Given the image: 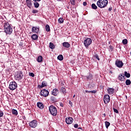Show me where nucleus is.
I'll return each mask as SVG.
<instances>
[{"label": "nucleus", "mask_w": 131, "mask_h": 131, "mask_svg": "<svg viewBox=\"0 0 131 131\" xmlns=\"http://www.w3.org/2000/svg\"><path fill=\"white\" fill-rule=\"evenodd\" d=\"M12 114H14V115H18V112L17 111V110L15 109H13L12 110Z\"/></svg>", "instance_id": "27"}, {"label": "nucleus", "mask_w": 131, "mask_h": 131, "mask_svg": "<svg viewBox=\"0 0 131 131\" xmlns=\"http://www.w3.org/2000/svg\"><path fill=\"white\" fill-rule=\"evenodd\" d=\"M119 80H121V81H123L124 80V74H120L119 75Z\"/></svg>", "instance_id": "19"}, {"label": "nucleus", "mask_w": 131, "mask_h": 131, "mask_svg": "<svg viewBox=\"0 0 131 131\" xmlns=\"http://www.w3.org/2000/svg\"><path fill=\"white\" fill-rule=\"evenodd\" d=\"M83 43L86 49H88L89 48V46H90L92 43V39H91V38H87L84 40Z\"/></svg>", "instance_id": "5"}, {"label": "nucleus", "mask_w": 131, "mask_h": 131, "mask_svg": "<svg viewBox=\"0 0 131 131\" xmlns=\"http://www.w3.org/2000/svg\"><path fill=\"white\" fill-rule=\"evenodd\" d=\"M105 127L106 128H108V127H109V126H110V122H109L108 121H105Z\"/></svg>", "instance_id": "30"}, {"label": "nucleus", "mask_w": 131, "mask_h": 131, "mask_svg": "<svg viewBox=\"0 0 131 131\" xmlns=\"http://www.w3.org/2000/svg\"><path fill=\"white\" fill-rule=\"evenodd\" d=\"M108 11H112V8H110L108 9Z\"/></svg>", "instance_id": "49"}, {"label": "nucleus", "mask_w": 131, "mask_h": 131, "mask_svg": "<svg viewBox=\"0 0 131 131\" xmlns=\"http://www.w3.org/2000/svg\"><path fill=\"white\" fill-rule=\"evenodd\" d=\"M91 93H92V94H96V93H97V91L93 90L91 91Z\"/></svg>", "instance_id": "42"}, {"label": "nucleus", "mask_w": 131, "mask_h": 131, "mask_svg": "<svg viewBox=\"0 0 131 131\" xmlns=\"http://www.w3.org/2000/svg\"><path fill=\"white\" fill-rule=\"evenodd\" d=\"M92 8L93 10H97L98 9V7L96 6V4H92Z\"/></svg>", "instance_id": "29"}, {"label": "nucleus", "mask_w": 131, "mask_h": 131, "mask_svg": "<svg viewBox=\"0 0 131 131\" xmlns=\"http://www.w3.org/2000/svg\"><path fill=\"white\" fill-rule=\"evenodd\" d=\"M64 22V18H63L62 17H60L58 19V23L60 24H62V23H63Z\"/></svg>", "instance_id": "24"}, {"label": "nucleus", "mask_w": 131, "mask_h": 131, "mask_svg": "<svg viewBox=\"0 0 131 131\" xmlns=\"http://www.w3.org/2000/svg\"><path fill=\"white\" fill-rule=\"evenodd\" d=\"M61 92L63 94H66V89H65V88L62 87L61 89Z\"/></svg>", "instance_id": "31"}, {"label": "nucleus", "mask_w": 131, "mask_h": 131, "mask_svg": "<svg viewBox=\"0 0 131 131\" xmlns=\"http://www.w3.org/2000/svg\"><path fill=\"white\" fill-rule=\"evenodd\" d=\"M34 6L35 8H38V7H39V4H38V3L36 2H35V3H34Z\"/></svg>", "instance_id": "32"}, {"label": "nucleus", "mask_w": 131, "mask_h": 131, "mask_svg": "<svg viewBox=\"0 0 131 131\" xmlns=\"http://www.w3.org/2000/svg\"><path fill=\"white\" fill-rule=\"evenodd\" d=\"M37 61L38 63H41L42 62V56L41 55H39L37 58Z\"/></svg>", "instance_id": "20"}, {"label": "nucleus", "mask_w": 131, "mask_h": 131, "mask_svg": "<svg viewBox=\"0 0 131 131\" xmlns=\"http://www.w3.org/2000/svg\"><path fill=\"white\" fill-rule=\"evenodd\" d=\"M131 83V82H130V80L129 79H127L126 80V85H129Z\"/></svg>", "instance_id": "33"}, {"label": "nucleus", "mask_w": 131, "mask_h": 131, "mask_svg": "<svg viewBox=\"0 0 131 131\" xmlns=\"http://www.w3.org/2000/svg\"><path fill=\"white\" fill-rule=\"evenodd\" d=\"M83 6H84V7H85V6H86V5H87V3H86V2H83Z\"/></svg>", "instance_id": "44"}, {"label": "nucleus", "mask_w": 131, "mask_h": 131, "mask_svg": "<svg viewBox=\"0 0 131 131\" xmlns=\"http://www.w3.org/2000/svg\"><path fill=\"white\" fill-rule=\"evenodd\" d=\"M70 2L71 5H72L73 6H74V5H75V0H71Z\"/></svg>", "instance_id": "36"}, {"label": "nucleus", "mask_w": 131, "mask_h": 131, "mask_svg": "<svg viewBox=\"0 0 131 131\" xmlns=\"http://www.w3.org/2000/svg\"><path fill=\"white\" fill-rule=\"evenodd\" d=\"M124 75L126 77H127V78L130 77V74L128 73L127 72H124Z\"/></svg>", "instance_id": "26"}, {"label": "nucleus", "mask_w": 131, "mask_h": 131, "mask_svg": "<svg viewBox=\"0 0 131 131\" xmlns=\"http://www.w3.org/2000/svg\"><path fill=\"white\" fill-rule=\"evenodd\" d=\"M108 5L107 0H99L97 2V5L100 9H103V8H105V7Z\"/></svg>", "instance_id": "2"}, {"label": "nucleus", "mask_w": 131, "mask_h": 131, "mask_svg": "<svg viewBox=\"0 0 131 131\" xmlns=\"http://www.w3.org/2000/svg\"><path fill=\"white\" fill-rule=\"evenodd\" d=\"M111 72V73H112V72Z\"/></svg>", "instance_id": "52"}, {"label": "nucleus", "mask_w": 131, "mask_h": 131, "mask_svg": "<svg viewBox=\"0 0 131 131\" xmlns=\"http://www.w3.org/2000/svg\"><path fill=\"white\" fill-rule=\"evenodd\" d=\"M4 32L9 35L12 34V32H13V28H12V26L8 22L5 23L4 25Z\"/></svg>", "instance_id": "1"}, {"label": "nucleus", "mask_w": 131, "mask_h": 131, "mask_svg": "<svg viewBox=\"0 0 131 131\" xmlns=\"http://www.w3.org/2000/svg\"><path fill=\"white\" fill-rule=\"evenodd\" d=\"M66 122L67 124H71L73 122V118L68 117L66 118Z\"/></svg>", "instance_id": "11"}, {"label": "nucleus", "mask_w": 131, "mask_h": 131, "mask_svg": "<svg viewBox=\"0 0 131 131\" xmlns=\"http://www.w3.org/2000/svg\"><path fill=\"white\" fill-rule=\"evenodd\" d=\"M37 106L39 109H43V104L40 102H37Z\"/></svg>", "instance_id": "17"}, {"label": "nucleus", "mask_w": 131, "mask_h": 131, "mask_svg": "<svg viewBox=\"0 0 131 131\" xmlns=\"http://www.w3.org/2000/svg\"><path fill=\"white\" fill-rule=\"evenodd\" d=\"M34 2H40L41 0H33Z\"/></svg>", "instance_id": "48"}, {"label": "nucleus", "mask_w": 131, "mask_h": 131, "mask_svg": "<svg viewBox=\"0 0 131 131\" xmlns=\"http://www.w3.org/2000/svg\"><path fill=\"white\" fill-rule=\"evenodd\" d=\"M46 30L48 32H49V31H51V29L50 28V26H49V25H46Z\"/></svg>", "instance_id": "28"}, {"label": "nucleus", "mask_w": 131, "mask_h": 131, "mask_svg": "<svg viewBox=\"0 0 131 131\" xmlns=\"http://www.w3.org/2000/svg\"><path fill=\"white\" fill-rule=\"evenodd\" d=\"M4 116V112L3 111H0V117H3Z\"/></svg>", "instance_id": "38"}, {"label": "nucleus", "mask_w": 131, "mask_h": 131, "mask_svg": "<svg viewBox=\"0 0 131 131\" xmlns=\"http://www.w3.org/2000/svg\"><path fill=\"white\" fill-rule=\"evenodd\" d=\"M49 47L50 49H51V50H54L55 48V45H54V43L50 42L49 44Z\"/></svg>", "instance_id": "22"}, {"label": "nucleus", "mask_w": 131, "mask_h": 131, "mask_svg": "<svg viewBox=\"0 0 131 131\" xmlns=\"http://www.w3.org/2000/svg\"><path fill=\"white\" fill-rule=\"evenodd\" d=\"M49 110L50 114L52 115V116H56L58 114V112L57 111V107H55L54 105H51L49 107Z\"/></svg>", "instance_id": "3"}, {"label": "nucleus", "mask_w": 131, "mask_h": 131, "mask_svg": "<svg viewBox=\"0 0 131 131\" xmlns=\"http://www.w3.org/2000/svg\"><path fill=\"white\" fill-rule=\"evenodd\" d=\"M47 85H48V83H47V82H46V81H43L42 82L41 85H38V88L39 89H42V88H45V86H47Z\"/></svg>", "instance_id": "13"}, {"label": "nucleus", "mask_w": 131, "mask_h": 131, "mask_svg": "<svg viewBox=\"0 0 131 131\" xmlns=\"http://www.w3.org/2000/svg\"><path fill=\"white\" fill-rule=\"evenodd\" d=\"M57 59H58V60H59V61H63V59H64V58L63 57V55H59L57 57Z\"/></svg>", "instance_id": "25"}, {"label": "nucleus", "mask_w": 131, "mask_h": 131, "mask_svg": "<svg viewBox=\"0 0 131 131\" xmlns=\"http://www.w3.org/2000/svg\"><path fill=\"white\" fill-rule=\"evenodd\" d=\"M109 48H110V50H113V47H112V46H111V45L110 46Z\"/></svg>", "instance_id": "45"}, {"label": "nucleus", "mask_w": 131, "mask_h": 131, "mask_svg": "<svg viewBox=\"0 0 131 131\" xmlns=\"http://www.w3.org/2000/svg\"><path fill=\"white\" fill-rule=\"evenodd\" d=\"M30 76H31L32 77H34V74L33 73H30L29 74Z\"/></svg>", "instance_id": "39"}, {"label": "nucleus", "mask_w": 131, "mask_h": 131, "mask_svg": "<svg viewBox=\"0 0 131 131\" xmlns=\"http://www.w3.org/2000/svg\"><path fill=\"white\" fill-rule=\"evenodd\" d=\"M58 94H59V90L57 89H54L52 91V95H53V96H57Z\"/></svg>", "instance_id": "14"}, {"label": "nucleus", "mask_w": 131, "mask_h": 131, "mask_svg": "<svg viewBox=\"0 0 131 131\" xmlns=\"http://www.w3.org/2000/svg\"><path fill=\"white\" fill-rule=\"evenodd\" d=\"M103 115H104V116H106V114H104Z\"/></svg>", "instance_id": "51"}, {"label": "nucleus", "mask_w": 131, "mask_h": 131, "mask_svg": "<svg viewBox=\"0 0 131 131\" xmlns=\"http://www.w3.org/2000/svg\"><path fill=\"white\" fill-rule=\"evenodd\" d=\"M37 121L36 120H33L29 123V126L32 128H35L37 126Z\"/></svg>", "instance_id": "6"}, {"label": "nucleus", "mask_w": 131, "mask_h": 131, "mask_svg": "<svg viewBox=\"0 0 131 131\" xmlns=\"http://www.w3.org/2000/svg\"><path fill=\"white\" fill-rule=\"evenodd\" d=\"M74 127H75V128H77V127H78V124H75L74 125Z\"/></svg>", "instance_id": "41"}, {"label": "nucleus", "mask_w": 131, "mask_h": 131, "mask_svg": "<svg viewBox=\"0 0 131 131\" xmlns=\"http://www.w3.org/2000/svg\"><path fill=\"white\" fill-rule=\"evenodd\" d=\"M69 104H70V105L71 106H72V102H71V101H69Z\"/></svg>", "instance_id": "46"}, {"label": "nucleus", "mask_w": 131, "mask_h": 131, "mask_svg": "<svg viewBox=\"0 0 131 131\" xmlns=\"http://www.w3.org/2000/svg\"><path fill=\"white\" fill-rule=\"evenodd\" d=\"M27 6L29 9H31V6H32V3H31V0H26Z\"/></svg>", "instance_id": "16"}, {"label": "nucleus", "mask_w": 131, "mask_h": 131, "mask_svg": "<svg viewBox=\"0 0 131 131\" xmlns=\"http://www.w3.org/2000/svg\"><path fill=\"white\" fill-rule=\"evenodd\" d=\"M115 65L117 67H118V68H122V66H123V62L122 61L117 59L115 61Z\"/></svg>", "instance_id": "8"}, {"label": "nucleus", "mask_w": 131, "mask_h": 131, "mask_svg": "<svg viewBox=\"0 0 131 131\" xmlns=\"http://www.w3.org/2000/svg\"><path fill=\"white\" fill-rule=\"evenodd\" d=\"M73 98H75V95H74Z\"/></svg>", "instance_id": "50"}, {"label": "nucleus", "mask_w": 131, "mask_h": 131, "mask_svg": "<svg viewBox=\"0 0 131 131\" xmlns=\"http://www.w3.org/2000/svg\"><path fill=\"white\" fill-rule=\"evenodd\" d=\"M87 79H89L90 80H91V79H93V75L89 73L88 76H86Z\"/></svg>", "instance_id": "23"}, {"label": "nucleus", "mask_w": 131, "mask_h": 131, "mask_svg": "<svg viewBox=\"0 0 131 131\" xmlns=\"http://www.w3.org/2000/svg\"><path fill=\"white\" fill-rule=\"evenodd\" d=\"M122 43L123 45H127V39H123Z\"/></svg>", "instance_id": "35"}, {"label": "nucleus", "mask_w": 131, "mask_h": 131, "mask_svg": "<svg viewBox=\"0 0 131 131\" xmlns=\"http://www.w3.org/2000/svg\"><path fill=\"white\" fill-rule=\"evenodd\" d=\"M107 92L109 95H113V93H114V89L112 88H108L107 89Z\"/></svg>", "instance_id": "18"}, {"label": "nucleus", "mask_w": 131, "mask_h": 131, "mask_svg": "<svg viewBox=\"0 0 131 131\" xmlns=\"http://www.w3.org/2000/svg\"><path fill=\"white\" fill-rule=\"evenodd\" d=\"M94 58H96V59H97L98 61H100V58L99 57V56L97 54H95L94 55Z\"/></svg>", "instance_id": "34"}, {"label": "nucleus", "mask_w": 131, "mask_h": 131, "mask_svg": "<svg viewBox=\"0 0 131 131\" xmlns=\"http://www.w3.org/2000/svg\"><path fill=\"white\" fill-rule=\"evenodd\" d=\"M15 77L17 78L18 80L23 79V74H22V72L21 71L17 72L15 76Z\"/></svg>", "instance_id": "9"}, {"label": "nucleus", "mask_w": 131, "mask_h": 131, "mask_svg": "<svg viewBox=\"0 0 131 131\" xmlns=\"http://www.w3.org/2000/svg\"><path fill=\"white\" fill-rule=\"evenodd\" d=\"M17 88H18V84L16 83V82L13 81L10 83L9 89L10 90V91H15Z\"/></svg>", "instance_id": "4"}, {"label": "nucleus", "mask_w": 131, "mask_h": 131, "mask_svg": "<svg viewBox=\"0 0 131 131\" xmlns=\"http://www.w3.org/2000/svg\"><path fill=\"white\" fill-rule=\"evenodd\" d=\"M33 14H36L37 13H38V11L36 10H33L32 11Z\"/></svg>", "instance_id": "37"}, {"label": "nucleus", "mask_w": 131, "mask_h": 131, "mask_svg": "<svg viewBox=\"0 0 131 131\" xmlns=\"http://www.w3.org/2000/svg\"><path fill=\"white\" fill-rule=\"evenodd\" d=\"M62 46L64 48H66L67 49H69L70 48V43L68 42H64L62 43Z\"/></svg>", "instance_id": "15"}, {"label": "nucleus", "mask_w": 131, "mask_h": 131, "mask_svg": "<svg viewBox=\"0 0 131 131\" xmlns=\"http://www.w3.org/2000/svg\"><path fill=\"white\" fill-rule=\"evenodd\" d=\"M103 101L104 103L108 104L110 102V96L108 94L104 95Z\"/></svg>", "instance_id": "10"}, {"label": "nucleus", "mask_w": 131, "mask_h": 131, "mask_svg": "<svg viewBox=\"0 0 131 131\" xmlns=\"http://www.w3.org/2000/svg\"><path fill=\"white\" fill-rule=\"evenodd\" d=\"M31 38L33 39V40H36V39L38 38V36L37 35L34 34L32 35Z\"/></svg>", "instance_id": "21"}, {"label": "nucleus", "mask_w": 131, "mask_h": 131, "mask_svg": "<svg viewBox=\"0 0 131 131\" xmlns=\"http://www.w3.org/2000/svg\"><path fill=\"white\" fill-rule=\"evenodd\" d=\"M39 31V28H37L36 27H33L32 28V32H33V33H38Z\"/></svg>", "instance_id": "12"}, {"label": "nucleus", "mask_w": 131, "mask_h": 131, "mask_svg": "<svg viewBox=\"0 0 131 131\" xmlns=\"http://www.w3.org/2000/svg\"><path fill=\"white\" fill-rule=\"evenodd\" d=\"M60 106L61 107H64V104H63V103H62V102H60Z\"/></svg>", "instance_id": "43"}, {"label": "nucleus", "mask_w": 131, "mask_h": 131, "mask_svg": "<svg viewBox=\"0 0 131 131\" xmlns=\"http://www.w3.org/2000/svg\"><path fill=\"white\" fill-rule=\"evenodd\" d=\"M113 110L114 112H115V113H118V110H117V109L114 108Z\"/></svg>", "instance_id": "40"}, {"label": "nucleus", "mask_w": 131, "mask_h": 131, "mask_svg": "<svg viewBox=\"0 0 131 131\" xmlns=\"http://www.w3.org/2000/svg\"><path fill=\"white\" fill-rule=\"evenodd\" d=\"M49 94H50V92L46 89L42 90L40 92V95L43 97H48V96H49Z\"/></svg>", "instance_id": "7"}, {"label": "nucleus", "mask_w": 131, "mask_h": 131, "mask_svg": "<svg viewBox=\"0 0 131 131\" xmlns=\"http://www.w3.org/2000/svg\"><path fill=\"white\" fill-rule=\"evenodd\" d=\"M91 91H88V90H85V93H91Z\"/></svg>", "instance_id": "47"}]
</instances>
